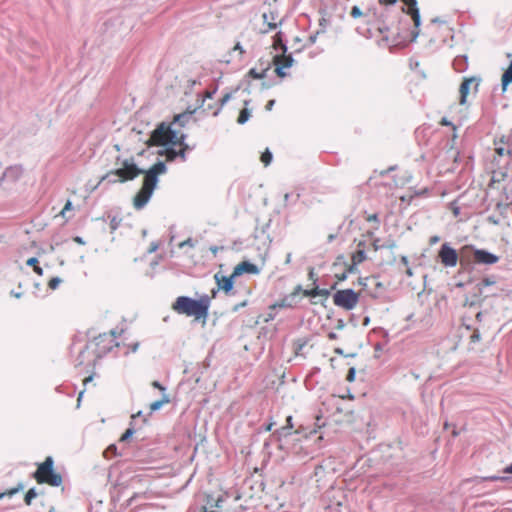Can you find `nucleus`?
Returning a JSON list of instances; mask_svg holds the SVG:
<instances>
[{
  "instance_id": "f257e3e1",
  "label": "nucleus",
  "mask_w": 512,
  "mask_h": 512,
  "mask_svg": "<svg viewBox=\"0 0 512 512\" xmlns=\"http://www.w3.org/2000/svg\"><path fill=\"white\" fill-rule=\"evenodd\" d=\"M166 171L167 166L161 160L149 169H144L142 173L144 175L142 187L133 198V206L136 210H141L147 205L159 183V175L165 174Z\"/></svg>"
},
{
  "instance_id": "f03ea898",
  "label": "nucleus",
  "mask_w": 512,
  "mask_h": 512,
  "mask_svg": "<svg viewBox=\"0 0 512 512\" xmlns=\"http://www.w3.org/2000/svg\"><path fill=\"white\" fill-rule=\"evenodd\" d=\"M210 305L211 299L207 294H203L199 299L179 296L172 304V309L178 314L202 320V323L205 324L209 316Z\"/></svg>"
},
{
  "instance_id": "7ed1b4c3",
  "label": "nucleus",
  "mask_w": 512,
  "mask_h": 512,
  "mask_svg": "<svg viewBox=\"0 0 512 512\" xmlns=\"http://www.w3.org/2000/svg\"><path fill=\"white\" fill-rule=\"evenodd\" d=\"M116 164L120 165L117 169L108 171L103 175L98 183L116 184L125 183L136 179L139 175L144 172V169L137 166L133 157L121 160L117 157Z\"/></svg>"
},
{
  "instance_id": "20e7f679",
  "label": "nucleus",
  "mask_w": 512,
  "mask_h": 512,
  "mask_svg": "<svg viewBox=\"0 0 512 512\" xmlns=\"http://www.w3.org/2000/svg\"><path fill=\"white\" fill-rule=\"evenodd\" d=\"M180 131L181 130H152L146 143L148 146H162L166 150H171L173 146L180 144L182 149L177 155L185 159V151L188 149V146L184 143L185 136H178Z\"/></svg>"
},
{
  "instance_id": "39448f33",
  "label": "nucleus",
  "mask_w": 512,
  "mask_h": 512,
  "mask_svg": "<svg viewBox=\"0 0 512 512\" xmlns=\"http://www.w3.org/2000/svg\"><path fill=\"white\" fill-rule=\"evenodd\" d=\"M484 265H493L499 261V257L485 249H475L472 246H464L461 249L460 266L463 270H470L472 262Z\"/></svg>"
},
{
  "instance_id": "423d86ee",
  "label": "nucleus",
  "mask_w": 512,
  "mask_h": 512,
  "mask_svg": "<svg viewBox=\"0 0 512 512\" xmlns=\"http://www.w3.org/2000/svg\"><path fill=\"white\" fill-rule=\"evenodd\" d=\"M32 477L39 484H47L53 487H58L62 484V475L54 470V460L52 456L40 463Z\"/></svg>"
},
{
  "instance_id": "0eeeda50",
  "label": "nucleus",
  "mask_w": 512,
  "mask_h": 512,
  "mask_svg": "<svg viewBox=\"0 0 512 512\" xmlns=\"http://www.w3.org/2000/svg\"><path fill=\"white\" fill-rule=\"evenodd\" d=\"M424 35L430 42L444 43L452 37V28L445 21L435 19L425 27Z\"/></svg>"
},
{
  "instance_id": "6e6552de",
  "label": "nucleus",
  "mask_w": 512,
  "mask_h": 512,
  "mask_svg": "<svg viewBox=\"0 0 512 512\" xmlns=\"http://www.w3.org/2000/svg\"><path fill=\"white\" fill-rule=\"evenodd\" d=\"M358 301L359 294L351 288L338 290L333 294L334 304L345 310H352Z\"/></svg>"
},
{
  "instance_id": "1a4fd4ad",
  "label": "nucleus",
  "mask_w": 512,
  "mask_h": 512,
  "mask_svg": "<svg viewBox=\"0 0 512 512\" xmlns=\"http://www.w3.org/2000/svg\"><path fill=\"white\" fill-rule=\"evenodd\" d=\"M461 252L458 253L448 242L441 245L438 258L445 267H455L460 262Z\"/></svg>"
},
{
  "instance_id": "9d476101",
  "label": "nucleus",
  "mask_w": 512,
  "mask_h": 512,
  "mask_svg": "<svg viewBox=\"0 0 512 512\" xmlns=\"http://www.w3.org/2000/svg\"><path fill=\"white\" fill-rule=\"evenodd\" d=\"M196 111H197V109L186 110L183 113L175 115L173 117L172 123L161 122L160 124H158L156 126V128H171V126L173 124H176L180 127H184L186 125H192L196 121V118H195Z\"/></svg>"
},
{
  "instance_id": "9b49d317",
  "label": "nucleus",
  "mask_w": 512,
  "mask_h": 512,
  "mask_svg": "<svg viewBox=\"0 0 512 512\" xmlns=\"http://www.w3.org/2000/svg\"><path fill=\"white\" fill-rule=\"evenodd\" d=\"M478 85L479 82L476 77L465 78L463 80L459 88V102L461 105H465L467 103V99L470 94L474 96L476 95L478 91Z\"/></svg>"
},
{
  "instance_id": "f8f14e48",
  "label": "nucleus",
  "mask_w": 512,
  "mask_h": 512,
  "mask_svg": "<svg viewBox=\"0 0 512 512\" xmlns=\"http://www.w3.org/2000/svg\"><path fill=\"white\" fill-rule=\"evenodd\" d=\"M294 60L291 55H285L282 53L281 55L273 56L272 63L275 67L274 71L276 75L280 78H284L287 76L285 69H288L292 66Z\"/></svg>"
},
{
  "instance_id": "ddd939ff",
  "label": "nucleus",
  "mask_w": 512,
  "mask_h": 512,
  "mask_svg": "<svg viewBox=\"0 0 512 512\" xmlns=\"http://www.w3.org/2000/svg\"><path fill=\"white\" fill-rule=\"evenodd\" d=\"M495 152L499 156L508 155L512 158V130H508L507 134H503L499 140H495Z\"/></svg>"
},
{
  "instance_id": "4468645a",
  "label": "nucleus",
  "mask_w": 512,
  "mask_h": 512,
  "mask_svg": "<svg viewBox=\"0 0 512 512\" xmlns=\"http://www.w3.org/2000/svg\"><path fill=\"white\" fill-rule=\"evenodd\" d=\"M94 343L95 346L97 347L95 351L97 358H101L103 355L110 352L114 345H118L113 344V339L109 338L107 333L99 334L98 336H96L94 338Z\"/></svg>"
},
{
  "instance_id": "2eb2a0df",
  "label": "nucleus",
  "mask_w": 512,
  "mask_h": 512,
  "mask_svg": "<svg viewBox=\"0 0 512 512\" xmlns=\"http://www.w3.org/2000/svg\"><path fill=\"white\" fill-rule=\"evenodd\" d=\"M302 292V286L297 285L294 288V291L290 293L289 295L284 296L282 299H280L278 302L271 305L270 309H276V308H292L297 304V297Z\"/></svg>"
},
{
  "instance_id": "dca6fc26",
  "label": "nucleus",
  "mask_w": 512,
  "mask_h": 512,
  "mask_svg": "<svg viewBox=\"0 0 512 512\" xmlns=\"http://www.w3.org/2000/svg\"><path fill=\"white\" fill-rule=\"evenodd\" d=\"M215 281L217 283L218 289L223 290L225 294L229 295L233 293L234 289V279L237 278L234 276V273L230 276H219V274H215Z\"/></svg>"
},
{
  "instance_id": "f3484780",
  "label": "nucleus",
  "mask_w": 512,
  "mask_h": 512,
  "mask_svg": "<svg viewBox=\"0 0 512 512\" xmlns=\"http://www.w3.org/2000/svg\"><path fill=\"white\" fill-rule=\"evenodd\" d=\"M259 272V267L256 264L251 263L249 261H242L239 264H237L233 269L234 276L236 277H239L245 273L256 275L259 274Z\"/></svg>"
},
{
  "instance_id": "a211bd4d",
  "label": "nucleus",
  "mask_w": 512,
  "mask_h": 512,
  "mask_svg": "<svg viewBox=\"0 0 512 512\" xmlns=\"http://www.w3.org/2000/svg\"><path fill=\"white\" fill-rule=\"evenodd\" d=\"M22 173L23 169L19 165L10 166L6 168V170L0 177V186L3 184L4 181H9L11 183L16 182L21 177Z\"/></svg>"
},
{
  "instance_id": "6ab92c4d",
  "label": "nucleus",
  "mask_w": 512,
  "mask_h": 512,
  "mask_svg": "<svg viewBox=\"0 0 512 512\" xmlns=\"http://www.w3.org/2000/svg\"><path fill=\"white\" fill-rule=\"evenodd\" d=\"M402 1L404 2V4L407 7V10H406L407 14L411 15L415 27L418 28L419 24H420V14H419V10L417 8L416 0H402Z\"/></svg>"
},
{
  "instance_id": "aec40b11",
  "label": "nucleus",
  "mask_w": 512,
  "mask_h": 512,
  "mask_svg": "<svg viewBox=\"0 0 512 512\" xmlns=\"http://www.w3.org/2000/svg\"><path fill=\"white\" fill-rule=\"evenodd\" d=\"M302 293L305 296H309L312 298H315L317 296H323V297L327 298L330 295V290L326 289V288H319L318 286H315V288H313L311 290H303L302 289Z\"/></svg>"
},
{
  "instance_id": "412c9836",
  "label": "nucleus",
  "mask_w": 512,
  "mask_h": 512,
  "mask_svg": "<svg viewBox=\"0 0 512 512\" xmlns=\"http://www.w3.org/2000/svg\"><path fill=\"white\" fill-rule=\"evenodd\" d=\"M308 338H298L293 341V349L296 356H304L302 350L308 344Z\"/></svg>"
},
{
  "instance_id": "4be33fe9",
  "label": "nucleus",
  "mask_w": 512,
  "mask_h": 512,
  "mask_svg": "<svg viewBox=\"0 0 512 512\" xmlns=\"http://www.w3.org/2000/svg\"><path fill=\"white\" fill-rule=\"evenodd\" d=\"M170 397L168 394H162V398L160 400L154 401L150 404L151 412H155L159 410L164 404L170 403Z\"/></svg>"
},
{
  "instance_id": "5701e85b",
  "label": "nucleus",
  "mask_w": 512,
  "mask_h": 512,
  "mask_svg": "<svg viewBox=\"0 0 512 512\" xmlns=\"http://www.w3.org/2000/svg\"><path fill=\"white\" fill-rule=\"evenodd\" d=\"M216 497L213 495H207L206 496V505L202 506L201 512H219L218 510H215V503Z\"/></svg>"
},
{
  "instance_id": "b1692460",
  "label": "nucleus",
  "mask_w": 512,
  "mask_h": 512,
  "mask_svg": "<svg viewBox=\"0 0 512 512\" xmlns=\"http://www.w3.org/2000/svg\"><path fill=\"white\" fill-rule=\"evenodd\" d=\"M270 68V62L267 61L266 67L262 69L261 72H258L255 68H252L249 70V76H251L254 79H263L266 75L267 70Z\"/></svg>"
},
{
  "instance_id": "393cba45",
  "label": "nucleus",
  "mask_w": 512,
  "mask_h": 512,
  "mask_svg": "<svg viewBox=\"0 0 512 512\" xmlns=\"http://www.w3.org/2000/svg\"><path fill=\"white\" fill-rule=\"evenodd\" d=\"M26 265L32 267L34 272L40 276L43 275V269L39 266L38 258L31 257L26 261Z\"/></svg>"
},
{
  "instance_id": "a878e982",
  "label": "nucleus",
  "mask_w": 512,
  "mask_h": 512,
  "mask_svg": "<svg viewBox=\"0 0 512 512\" xmlns=\"http://www.w3.org/2000/svg\"><path fill=\"white\" fill-rule=\"evenodd\" d=\"M273 48L275 50H281L282 53H286V46L285 44L283 43V39L281 37V33H277L275 36H274V41H273Z\"/></svg>"
},
{
  "instance_id": "bb28decb",
  "label": "nucleus",
  "mask_w": 512,
  "mask_h": 512,
  "mask_svg": "<svg viewBox=\"0 0 512 512\" xmlns=\"http://www.w3.org/2000/svg\"><path fill=\"white\" fill-rule=\"evenodd\" d=\"M103 455H104V457H105V458L110 459V458H112V457H114V456H117V455H120V456H121V455H122V453H121V452H118V448H117L116 444H111V445H109V446L105 449V451H104Z\"/></svg>"
},
{
  "instance_id": "cd10ccee",
  "label": "nucleus",
  "mask_w": 512,
  "mask_h": 512,
  "mask_svg": "<svg viewBox=\"0 0 512 512\" xmlns=\"http://www.w3.org/2000/svg\"><path fill=\"white\" fill-rule=\"evenodd\" d=\"M367 259V254H366V251L365 249L361 248V249H358L355 253H353L352 255V261L360 264L362 262H364L365 260Z\"/></svg>"
},
{
  "instance_id": "c85d7f7f",
  "label": "nucleus",
  "mask_w": 512,
  "mask_h": 512,
  "mask_svg": "<svg viewBox=\"0 0 512 512\" xmlns=\"http://www.w3.org/2000/svg\"><path fill=\"white\" fill-rule=\"evenodd\" d=\"M291 434V430L288 428L287 425L277 429L273 434L272 436L274 438H276L278 441L281 440L282 437H287L288 435Z\"/></svg>"
},
{
  "instance_id": "c756f323",
  "label": "nucleus",
  "mask_w": 512,
  "mask_h": 512,
  "mask_svg": "<svg viewBox=\"0 0 512 512\" xmlns=\"http://www.w3.org/2000/svg\"><path fill=\"white\" fill-rule=\"evenodd\" d=\"M38 493L36 491V488H30L24 497V502L26 505L30 506L32 504L33 499L37 497Z\"/></svg>"
},
{
  "instance_id": "7c9ffc66",
  "label": "nucleus",
  "mask_w": 512,
  "mask_h": 512,
  "mask_svg": "<svg viewBox=\"0 0 512 512\" xmlns=\"http://www.w3.org/2000/svg\"><path fill=\"white\" fill-rule=\"evenodd\" d=\"M272 160H273V154L268 148H266L265 151L261 155V162L264 164V166H268V165H270Z\"/></svg>"
},
{
  "instance_id": "2f4dec72",
  "label": "nucleus",
  "mask_w": 512,
  "mask_h": 512,
  "mask_svg": "<svg viewBox=\"0 0 512 512\" xmlns=\"http://www.w3.org/2000/svg\"><path fill=\"white\" fill-rule=\"evenodd\" d=\"M495 279L493 277H485L478 284L479 292L482 293V287L490 286L495 284Z\"/></svg>"
},
{
  "instance_id": "473e14b6",
  "label": "nucleus",
  "mask_w": 512,
  "mask_h": 512,
  "mask_svg": "<svg viewBox=\"0 0 512 512\" xmlns=\"http://www.w3.org/2000/svg\"><path fill=\"white\" fill-rule=\"evenodd\" d=\"M110 218V222H109V226H110V229H111V232H114L115 230H117L122 222V218L120 217H117V216H109Z\"/></svg>"
},
{
  "instance_id": "72a5a7b5",
  "label": "nucleus",
  "mask_w": 512,
  "mask_h": 512,
  "mask_svg": "<svg viewBox=\"0 0 512 512\" xmlns=\"http://www.w3.org/2000/svg\"><path fill=\"white\" fill-rule=\"evenodd\" d=\"M250 117V112L247 108H243L238 116L237 122L239 124H244Z\"/></svg>"
},
{
  "instance_id": "f704fd0d",
  "label": "nucleus",
  "mask_w": 512,
  "mask_h": 512,
  "mask_svg": "<svg viewBox=\"0 0 512 512\" xmlns=\"http://www.w3.org/2000/svg\"><path fill=\"white\" fill-rule=\"evenodd\" d=\"M226 500H227V496H224V495L217 496L215 503H214L215 510H218L220 512L222 510L223 505L226 502Z\"/></svg>"
},
{
  "instance_id": "c9c22d12",
  "label": "nucleus",
  "mask_w": 512,
  "mask_h": 512,
  "mask_svg": "<svg viewBox=\"0 0 512 512\" xmlns=\"http://www.w3.org/2000/svg\"><path fill=\"white\" fill-rule=\"evenodd\" d=\"M134 433H135V429L132 426H130L128 429H126V431L120 437V442L127 441L128 439H130L133 436Z\"/></svg>"
},
{
  "instance_id": "e433bc0d",
  "label": "nucleus",
  "mask_w": 512,
  "mask_h": 512,
  "mask_svg": "<svg viewBox=\"0 0 512 512\" xmlns=\"http://www.w3.org/2000/svg\"><path fill=\"white\" fill-rule=\"evenodd\" d=\"M61 282H62V279L60 277H53L52 279H50V281L48 283V287L51 290H55L58 288V286L60 285Z\"/></svg>"
},
{
  "instance_id": "4c0bfd02",
  "label": "nucleus",
  "mask_w": 512,
  "mask_h": 512,
  "mask_svg": "<svg viewBox=\"0 0 512 512\" xmlns=\"http://www.w3.org/2000/svg\"><path fill=\"white\" fill-rule=\"evenodd\" d=\"M24 488V485L23 483H18V485L14 488H11L10 490H8L6 493V496H13L15 495L16 493H18L19 491L23 490Z\"/></svg>"
},
{
  "instance_id": "58836bf2",
  "label": "nucleus",
  "mask_w": 512,
  "mask_h": 512,
  "mask_svg": "<svg viewBox=\"0 0 512 512\" xmlns=\"http://www.w3.org/2000/svg\"><path fill=\"white\" fill-rule=\"evenodd\" d=\"M267 18H268L267 14H265V13H264V14H263V19H264V21H265V22H267V27L261 30V32H262V33H267V32H269L270 30H272V29H275V28H276V24H275V23L268 22V21H267Z\"/></svg>"
},
{
  "instance_id": "ea45409f",
  "label": "nucleus",
  "mask_w": 512,
  "mask_h": 512,
  "mask_svg": "<svg viewBox=\"0 0 512 512\" xmlns=\"http://www.w3.org/2000/svg\"><path fill=\"white\" fill-rule=\"evenodd\" d=\"M366 220L368 222H375L376 223V226H375V229H378L379 228V225H380V220H379V217H378V214L377 213H374V214H371V215H368Z\"/></svg>"
},
{
  "instance_id": "a19ab883",
  "label": "nucleus",
  "mask_w": 512,
  "mask_h": 512,
  "mask_svg": "<svg viewBox=\"0 0 512 512\" xmlns=\"http://www.w3.org/2000/svg\"><path fill=\"white\" fill-rule=\"evenodd\" d=\"M355 377H356V369L354 367H351L348 370V373L346 375V380L348 382H353L355 380Z\"/></svg>"
},
{
  "instance_id": "79ce46f5",
  "label": "nucleus",
  "mask_w": 512,
  "mask_h": 512,
  "mask_svg": "<svg viewBox=\"0 0 512 512\" xmlns=\"http://www.w3.org/2000/svg\"><path fill=\"white\" fill-rule=\"evenodd\" d=\"M481 339V334L478 330H475L470 336V343H477Z\"/></svg>"
},
{
  "instance_id": "37998d69",
  "label": "nucleus",
  "mask_w": 512,
  "mask_h": 512,
  "mask_svg": "<svg viewBox=\"0 0 512 512\" xmlns=\"http://www.w3.org/2000/svg\"><path fill=\"white\" fill-rule=\"evenodd\" d=\"M357 265H358V263H356V262L352 261V263H351L350 265H348V266H347V268H346V272H347L348 274H349V273L354 274V273L358 272Z\"/></svg>"
},
{
  "instance_id": "c03bdc74",
  "label": "nucleus",
  "mask_w": 512,
  "mask_h": 512,
  "mask_svg": "<svg viewBox=\"0 0 512 512\" xmlns=\"http://www.w3.org/2000/svg\"><path fill=\"white\" fill-rule=\"evenodd\" d=\"M186 246H189V247L193 248L195 246L194 240L192 238H188V239H186L185 241H183V242H181L179 244V248H184Z\"/></svg>"
},
{
  "instance_id": "a18cd8bd",
  "label": "nucleus",
  "mask_w": 512,
  "mask_h": 512,
  "mask_svg": "<svg viewBox=\"0 0 512 512\" xmlns=\"http://www.w3.org/2000/svg\"><path fill=\"white\" fill-rule=\"evenodd\" d=\"M507 479H508V477L496 476V475L484 478V480H487V481H506Z\"/></svg>"
},
{
  "instance_id": "49530a36",
  "label": "nucleus",
  "mask_w": 512,
  "mask_h": 512,
  "mask_svg": "<svg viewBox=\"0 0 512 512\" xmlns=\"http://www.w3.org/2000/svg\"><path fill=\"white\" fill-rule=\"evenodd\" d=\"M350 14L353 18H358L362 15V12L359 7L354 6L352 7Z\"/></svg>"
},
{
  "instance_id": "de8ad7c7",
  "label": "nucleus",
  "mask_w": 512,
  "mask_h": 512,
  "mask_svg": "<svg viewBox=\"0 0 512 512\" xmlns=\"http://www.w3.org/2000/svg\"><path fill=\"white\" fill-rule=\"evenodd\" d=\"M151 385H152V387H154V388H156V389L160 390L163 394H165L166 387H165V386H163L159 381H156V380H155V381H153V382L151 383Z\"/></svg>"
},
{
  "instance_id": "09e8293b",
  "label": "nucleus",
  "mask_w": 512,
  "mask_h": 512,
  "mask_svg": "<svg viewBox=\"0 0 512 512\" xmlns=\"http://www.w3.org/2000/svg\"><path fill=\"white\" fill-rule=\"evenodd\" d=\"M380 239L379 238H376L374 239L373 243H372V246H373V249L375 251H378L380 249H383L384 248V244H380Z\"/></svg>"
},
{
  "instance_id": "8fccbe9b",
  "label": "nucleus",
  "mask_w": 512,
  "mask_h": 512,
  "mask_svg": "<svg viewBox=\"0 0 512 512\" xmlns=\"http://www.w3.org/2000/svg\"><path fill=\"white\" fill-rule=\"evenodd\" d=\"M397 247L396 245V242L394 240H388L385 244H384V248H387V249H390V250H393Z\"/></svg>"
},
{
  "instance_id": "3c124183",
  "label": "nucleus",
  "mask_w": 512,
  "mask_h": 512,
  "mask_svg": "<svg viewBox=\"0 0 512 512\" xmlns=\"http://www.w3.org/2000/svg\"><path fill=\"white\" fill-rule=\"evenodd\" d=\"M247 304H248L247 300H244L243 302L236 304V305L233 307V312H237V311H239L241 308L246 307V306H247Z\"/></svg>"
},
{
  "instance_id": "603ef678",
  "label": "nucleus",
  "mask_w": 512,
  "mask_h": 512,
  "mask_svg": "<svg viewBox=\"0 0 512 512\" xmlns=\"http://www.w3.org/2000/svg\"><path fill=\"white\" fill-rule=\"evenodd\" d=\"M347 276H348V273L346 272V270L340 274H336L335 277L337 278L338 281H345L347 279Z\"/></svg>"
},
{
  "instance_id": "864d4df0",
  "label": "nucleus",
  "mask_w": 512,
  "mask_h": 512,
  "mask_svg": "<svg viewBox=\"0 0 512 512\" xmlns=\"http://www.w3.org/2000/svg\"><path fill=\"white\" fill-rule=\"evenodd\" d=\"M338 264H344L346 265V262H345V257L343 255H339L337 258H336V262L334 263V266L338 265Z\"/></svg>"
},
{
  "instance_id": "5fc2aeb1",
  "label": "nucleus",
  "mask_w": 512,
  "mask_h": 512,
  "mask_svg": "<svg viewBox=\"0 0 512 512\" xmlns=\"http://www.w3.org/2000/svg\"><path fill=\"white\" fill-rule=\"evenodd\" d=\"M372 281L374 282V285H375L376 289H381V290L384 289L383 284L381 282L377 281L376 277H372Z\"/></svg>"
},
{
  "instance_id": "6e6d98bb",
  "label": "nucleus",
  "mask_w": 512,
  "mask_h": 512,
  "mask_svg": "<svg viewBox=\"0 0 512 512\" xmlns=\"http://www.w3.org/2000/svg\"><path fill=\"white\" fill-rule=\"evenodd\" d=\"M345 327V322L342 319H338L335 328L342 330Z\"/></svg>"
},
{
  "instance_id": "4d7b16f0",
  "label": "nucleus",
  "mask_w": 512,
  "mask_h": 512,
  "mask_svg": "<svg viewBox=\"0 0 512 512\" xmlns=\"http://www.w3.org/2000/svg\"><path fill=\"white\" fill-rule=\"evenodd\" d=\"M439 241H440V237L437 235H434V236L430 237V239H429L430 245H434V244L438 243Z\"/></svg>"
},
{
  "instance_id": "13d9d810",
  "label": "nucleus",
  "mask_w": 512,
  "mask_h": 512,
  "mask_svg": "<svg viewBox=\"0 0 512 512\" xmlns=\"http://www.w3.org/2000/svg\"><path fill=\"white\" fill-rule=\"evenodd\" d=\"M275 425V422L271 421L268 424L263 426V430L268 432L272 430V427Z\"/></svg>"
},
{
  "instance_id": "bf43d9fd",
  "label": "nucleus",
  "mask_w": 512,
  "mask_h": 512,
  "mask_svg": "<svg viewBox=\"0 0 512 512\" xmlns=\"http://www.w3.org/2000/svg\"><path fill=\"white\" fill-rule=\"evenodd\" d=\"M72 208V203L71 201H67L64 208L62 209L61 211V214L64 215V213L67 211V210H70Z\"/></svg>"
},
{
  "instance_id": "052dcab7",
  "label": "nucleus",
  "mask_w": 512,
  "mask_h": 512,
  "mask_svg": "<svg viewBox=\"0 0 512 512\" xmlns=\"http://www.w3.org/2000/svg\"><path fill=\"white\" fill-rule=\"evenodd\" d=\"M397 2V0H379L381 5H393Z\"/></svg>"
},
{
  "instance_id": "680f3d73",
  "label": "nucleus",
  "mask_w": 512,
  "mask_h": 512,
  "mask_svg": "<svg viewBox=\"0 0 512 512\" xmlns=\"http://www.w3.org/2000/svg\"><path fill=\"white\" fill-rule=\"evenodd\" d=\"M292 421H293L292 416H288V417L286 418V425L288 426V428H289L290 430H292V429H293V422H292Z\"/></svg>"
},
{
  "instance_id": "e2e57ef3",
  "label": "nucleus",
  "mask_w": 512,
  "mask_h": 512,
  "mask_svg": "<svg viewBox=\"0 0 512 512\" xmlns=\"http://www.w3.org/2000/svg\"><path fill=\"white\" fill-rule=\"evenodd\" d=\"M233 50H234V51H239L240 55H243V54H244V50H243L242 46H241L239 43H237V44L234 46Z\"/></svg>"
},
{
  "instance_id": "0e129e2a",
  "label": "nucleus",
  "mask_w": 512,
  "mask_h": 512,
  "mask_svg": "<svg viewBox=\"0 0 512 512\" xmlns=\"http://www.w3.org/2000/svg\"><path fill=\"white\" fill-rule=\"evenodd\" d=\"M73 240H74L76 243L80 244V245H84V244H85V241H84V240H83V238H82V237H80V236H76V237H74V238H73Z\"/></svg>"
},
{
  "instance_id": "69168bd1",
  "label": "nucleus",
  "mask_w": 512,
  "mask_h": 512,
  "mask_svg": "<svg viewBox=\"0 0 512 512\" xmlns=\"http://www.w3.org/2000/svg\"><path fill=\"white\" fill-rule=\"evenodd\" d=\"M308 276H309V279L313 280L314 283H316L317 278L315 277V273H314L313 269H310Z\"/></svg>"
},
{
  "instance_id": "338daca9",
  "label": "nucleus",
  "mask_w": 512,
  "mask_h": 512,
  "mask_svg": "<svg viewBox=\"0 0 512 512\" xmlns=\"http://www.w3.org/2000/svg\"><path fill=\"white\" fill-rule=\"evenodd\" d=\"M488 221H489L490 223L495 224V225H498V224H499V220H498L497 218H495L494 216H489V217H488Z\"/></svg>"
},
{
  "instance_id": "774afa93",
  "label": "nucleus",
  "mask_w": 512,
  "mask_h": 512,
  "mask_svg": "<svg viewBox=\"0 0 512 512\" xmlns=\"http://www.w3.org/2000/svg\"><path fill=\"white\" fill-rule=\"evenodd\" d=\"M504 473L506 474H512V463L509 464L508 466H506L503 470Z\"/></svg>"
}]
</instances>
